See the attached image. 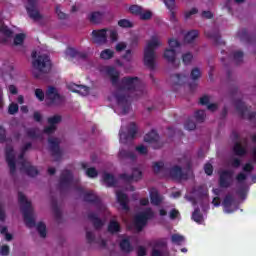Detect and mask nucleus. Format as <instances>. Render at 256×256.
<instances>
[{
	"label": "nucleus",
	"mask_w": 256,
	"mask_h": 256,
	"mask_svg": "<svg viewBox=\"0 0 256 256\" xmlns=\"http://www.w3.org/2000/svg\"><path fill=\"white\" fill-rule=\"evenodd\" d=\"M235 107H236L237 113H239L242 119H245V117H247L249 121H253V119H255L256 112L254 111L249 112V108H247V106L245 105V102H242L241 100H236Z\"/></svg>",
	"instance_id": "9b49d317"
},
{
	"label": "nucleus",
	"mask_w": 256,
	"mask_h": 256,
	"mask_svg": "<svg viewBox=\"0 0 256 256\" xmlns=\"http://www.w3.org/2000/svg\"><path fill=\"white\" fill-rule=\"evenodd\" d=\"M8 113L9 115H16V113H19V104L12 102L8 106Z\"/></svg>",
	"instance_id": "ea45409f"
},
{
	"label": "nucleus",
	"mask_w": 256,
	"mask_h": 256,
	"mask_svg": "<svg viewBox=\"0 0 256 256\" xmlns=\"http://www.w3.org/2000/svg\"><path fill=\"white\" fill-rule=\"evenodd\" d=\"M238 37L241 41H246L249 43V33L247 32V28H243L240 32H238Z\"/></svg>",
	"instance_id": "37998d69"
},
{
	"label": "nucleus",
	"mask_w": 256,
	"mask_h": 256,
	"mask_svg": "<svg viewBox=\"0 0 256 256\" xmlns=\"http://www.w3.org/2000/svg\"><path fill=\"white\" fill-rule=\"evenodd\" d=\"M88 219L93 223L94 229L99 230L101 227H103V220H101L96 213L90 212L88 214Z\"/></svg>",
	"instance_id": "4be33fe9"
},
{
	"label": "nucleus",
	"mask_w": 256,
	"mask_h": 256,
	"mask_svg": "<svg viewBox=\"0 0 256 256\" xmlns=\"http://www.w3.org/2000/svg\"><path fill=\"white\" fill-rule=\"evenodd\" d=\"M120 179L126 181V183H131L132 181H141L143 179V172L138 168H133L132 174L123 173L120 174Z\"/></svg>",
	"instance_id": "4468645a"
},
{
	"label": "nucleus",
	"mask_w": 256,
	"mask_h": 256,
	"mask_svg": "<svg viewBox=\"0 0 256 256\" xmlns=\"http://www.w3.org/2000/svg\"><path fill=\"white\" fill-rule=\"evenodd\" d=\"M145 143H157L159 141V134L157 131L152 130L144 136Z\"/></svg>",
	"instance_id": "c756f323"
},
{
	"label": "nucleus",
	"mask_w": 256,
	"mask_h": 256,
	"mask_svg": "<svg viewBox=\"0 0 256 256\" xmlns=\"http://www.w3.org/2000/svg\"><path fill=\"white\" fill-rule=\"evenodd\" d=\"M107 32L109 29L104 28L100 30H93L92 31V39L97 45H105L107 43Z\"/></svg>",
	"instance_id": "ddd939ff"
},
{
	"label": "nucleus",
	"mask_w": 256,
	"mask_h": 256,
	"mask_svg": "<svg viewBox=\"0 0 256 256\" xmlns=\"http://www.w3.org/2000/svg\"><path fill=\"white\" fill-rule=\"evenodd\" d=\"M75 189L76 191H78V193H83L85 203H91L92 205L98 207V209H101L103 203L101 202V198H99V196H97L95 192H85L82 187H76Z\"/></svg>",
	"instance_id": "6e6552de"
},
{
	"label": "nucleus",
	"mask_w": 256,
	"mask_h": 256,
	"mask_svg": "<svg viewBox=\"0 0 256 256\" xmlns=\"http://www.w3.org/2000/svg\"><path fill=\"white\" fill-rule=\"evenodd\" d=\"M170 177L178 181H187L189 179V175H187V173H184L183 169L180 166H173L170 169Z\"/></svg>",
	"instance_id": "dca6fc26"
},
{
	"label": "nucleus",
	"mask_w": 256,
	"mask_h": 256,
	"mask_svg": "<svg viewBox=\"0 0 256 256\" xmlns=\"http://www.w3.org/2000/svg\"><path fill=\"white\" fill-rule=\"evenodd\" d=\"M62 119L63 118L61 117V115H54L52 117H49L47 119V121H48L49 125H55L56 126L58 123H61Z\"/></svg>",
	"instance_id": "79ce46f5"
},
{
	"label": "nucleus",
	"mask_w": 256,
	"mask_h": 256,
	"mask_svg": "<svg viewBox=\"0 0 256 256\" xmlns=\"http://www.w3.org/2000/svg\"><path fill=\"white\" fill-rule=\"evenodd\" d=\"M138 131L139 127L137 126V123L130 122L127 128V132L123 131V129H120L119 131L120 143L126 144L128 141H133Z\"/></svg>",
	"instance_id": "0eeeda50"
},
{
	"label": "nucleus",
	"mask_w": 256,
	"mask_h": 256,
	"mask_svg": "<svg viewBox=\"0 0 256 256\" xmlns=\"http://www.w3.org/2000/svg\"><path fill=\"white\" fill-rule=\"evenodd\" d=\"M103 19H105V12L94 11L88 15V20L93 25H99V23L103 22Z\"/></svg>",
	"instance_id": "a211bd4d"
},
{
	"label": "nucleus",
	"mask_w": 256,
	"mask_h": 256,
	"mask_svg": "<svg viewBox=\"0 0 256 256\" xmlns=\"http://www.w3.org/2000/svg\"><path fill=\"white\" fill-rule=\"evenodd\" d=\"M68 54L70 55V57H72V59H87V53L77 51L75 48H69Z\"/></svg>",
	"instance_id": "c85d7f7f"
},
{
	"label": "nucleus",
	"mask_w": 256,
	"mask_h": 256,
	"mask_svg": "<svg viewBox=\"0 0 256 256\" xmlns=\"http://www.w3.org/2000/svg\"><path fill=\"white\" fill-rule=\"evenodd\" d=\"M106 73L110 77V81L114 87L118 85V92L115 94V99L120 107H122L123 115L129 113L131 109V101H135L137 97H132L129 93L133 95H143V90H139L141 87V80L139 77H123L119 83V71L113 66L106 68Z\"/></svg>",
	"instance_id": "f257e3e1"
},
{
	"label": "nucleus",
	"mask_w": 256,
	"mask_h": 256,
	"mask_svg": "<svg viewBox=\"0 0 256 256\" xmlns=\"http://www.w3.org/2000/svg\"><path fill=\"white\" fill-rule=\"evenodd\" d=\"M26 37L27 35H25V33L16 34L14 37V45H23V43H25Z\"/></svg>",
	"instance_id": "e433bc0d"
},
{
	"label": "nucleus",
	"mask_w": 256,
	"mask_h": 256,
	"mask_svg": "<svg viewBox=\"0 0 256 256\" xmlns=\"http://www.w3.org/2000/svg\"><path fill=\"white\" fill-rule=\"evenodd\" d=\"M129 11L130 13H132V15H141V11H143V8L138 5H132L129 7Z\"/></svg>",
	"instance_id": "8fccbe9b"
},
{
	"label": "nucleus",
	"mask_w": 256,
	"mask_h": 256,
	"mask_svg": "<svg viewBox=\"0 0 256 256\" xmlns=\"http://www.w3.org/2000/svg\"><path fill=\"white\" fill-rule=\"evenodd\" d=\"M232 179H233V172L229 170H224L220 174V178H219L220 187L222 189H229V187H231Z\"/></svg>",
	"instance_id": "2eb2a0df"
},
{
	"label": "nucleus",
	"mask_w": 256,
	"mask_h": 256,
	"mask_svg": "<svg viewBox=\"0 0 256 256\" xmlns=\"http://www.w3.org/2000/svg\"><path fill=\"white\" fill-rule=\"evenodd\" d=\"M87 177H90V179H95L97 175H99V172H97V169L91 167L86 170Z\"/></svg>",
	"instance_id": "864d4df0"
},
{
	"label": "nucleus",
	"mask_w": 256,
	"mask_h": 256,
	"mask_svg": "<svg viewBox=\"0 0 256 256\" xmlns=\"http://www.w3.org/2000/svg\"><path fill=\"white\" fill-rule=\"evenodd\" d=\"M73 172L71 170H62L60 177L58 179V190L63 195V193H67L73 187Z\"/></svg>",
	"instance_id": "39448f33"
},
{
	"label": "nucleus",
	"mask_w": 256,
	"mask_h": 256,
	"mask_svg": "<svg viewBox=\"0 0 256 256\" xmlns=\"http://www.w3.org/2000/svg\"><path fill=\"white\" fill-rule=\"evenodd\" d=\"M120 251L122 253H131L133 251V244H131V239L123 238L119 243Z\"/></svg>",
	"instance_id": "412c9836"
},
{
	"label": "nucleus",
	"mask_w": 256,
	"mask_h": 256,
	"mask_svg": "<svg viewBox=\"0 0 256 256\" xmlns=\"http://www.w3.org/2000/svg\"><path fill=\"white\" fill-rule=\"evenodd\" d=\"M36 229H37L40 237H42L43 239H45V237H47V226L45 225V223L39 222L36 226Z\"/></svg>",
	"instance_id": "f704fd0d"
},
{
	"label": "nucleus",
	"mask_w": 256,
	"mask_h": 256,
	"mask_svg": "<svg viewBox=\"0 0 256 256\" xmlns=\"http://www.w3.org/2000/svg\"><path fill=\"white\" fill-rule=\"evenodd\" d=\"M191 61H193V54L191 52H187L182 55V62L184 65L191 64Z\"/></svg>",
	"instance_id": "49530a36"
},
{
	"label": "nucleus",
	"mask_w": 256,
	"mask_h": 256,
	"mask_svg": "<svg viewBox=\"0 0 256 256\" xmlns=\"http://www.w3.org/2000/svg\"><path fill=\"white\" fill-rule=\"evenodd\" d=\"M18 203L20 204V210L22 211L24 222L26 227L31 229L35 227V218H33V207L31 206V201L27 200V197L23 192H18Z\"/></svg>",
	"instance_id": "7ed1b4c3"
},
{
	"label": "nucleus",
	"mask_w": 256,
	"mask_h": 256,
	"mask_svg": "<svg viewBox=\"0 0 256 256\" xmlns=\"http://www.w3.org/2000/svg\"><path fill=\"white\" fill-rule=\"evenodd\" d=\"M139 16L142 21H149V19H151V17H153V12H151L149 10L143 12V10H142L141 14Z\"/></svg>",
	"instance_id": "3c124183"
},
{
	"label": "nucleus",
	"mask_w": 256,
	"mask_h": 256,
	"mask_svg": "<svg viewBox=\"0 0 256 256\" xmlns=\"http://www.w3.org/2000/svg\"><path fill=\"white\" fill-rule=\"evenodd\" d=\"M172 243H176V245H181L185 241V238L179 234H174L171 237Z\"/></svg>",
	"instance_id": "603ef678"
},
{
	"label": "nucleus",
	"mask_w": 256,
	"mask_h": 256,
	"mask_svg": "<svg viewBox=\"0 0 256 256\" xmlns=\"http://www.w3.org/2000/svg\"><path fill=\"white\" fill-rule=\"evenodd\" d=\"M26 135L29 137V139H37L39 137L35 128L26 129Z\"/></svg>",
	"instance_id": "5fc2aeb1"
},
{
	"label": "nucleus",
	"mask_w": 256,
	"mask_h": 256,
	"mask_svg": "<svg viewBox=\"0 0 256 256\" xmlns=\"http://www.w3.org/2000/svg\"><path fill=\"white\" fill-rule=\"evenodd\" d=\"M52 209L54 211L55 218L61 219V210L59 209V206L56 204V202H53Z\"/></svg>",
	"instance_id": "13d9d810"
},
{
	"label": "nucleus",
	"mask_w": 256,
	"mask_h": 256,
	"mask_svg": "<svg viewBox=\"0 0 256 256\" xmlns=\"http://www.w3.org/2000/svg\"><path fill=\"white\" fill-rule=\"evenodd\" d=\"M208 39H213L215 45H225V42L221 40V34L219 32H205Z\"/></svg>",
	"instance_id": "cd10ccee"
},
{
	"label": "nucleus",
	"mask_w": 256,
	"mask_h": 256,
	"mask_svg": "<svg viewBox=\"0 0 256 256\" xmlns=\"http://www.w3.org/2000/svg\"><path fill=\"white\" fill-rule=\"evenodd\" d=\"M199 37V31L191 30L184 36L185 43H193Z\"/></svg>",
	"instance_id": "2f4dec72"
},
{
	"label": "nucleus",
	"mask_w": 256,
	"mask_h": 256,
	"mask_svg": "<svg viewBox=\"0 0 256 256\" xmlns=\"http://www.w3.org/2000/svg\"><path fill=\"white\" fill-rule=\"evenodd\" d=\"M68 89L69 91H72V93H79V88L81 87V85H77L75 83H70L68 84Z\"/></svg>",
	"instance_id": "338daca9"
},
{
	"label": "nucleus",
	"mask_w": 256,
	"mask_h": 256,
	"mask_svg": "<svg viewBox=\"0 0 256 256\" xmlns=\"http://www.w3.org/2000/svg\"><path fill=\"white\" fill-rule=\"evenodd\" d=\"M157 47H161V42L157 36H152L144 49V65L148 67L150 71H155V49H157Z\"/></svg>",
	"instance_id": "20e7f679"
},
{
	"label": "nucleus",
	"mask_w": 256,
	"mask_h": 256,
	"mask_svg": "<svg viewBox=\"0 0 256 256\" xmlns=\"http://www.w3.org/2000/svg\"><path fill=\"white\" fill-rule=\"evenodd\" d=\"M204 171L208 176L213 175V165L211 163H206L204 165Z\"/></svg>",
	"instance_id": "69168bd1"
},
{
	"label": "nucleus",
	"mask_w": 256,
	"mask_h": 256,
	"mask_svg": "<svg viewBox=\"0 0 256 256\" xmlns=\"http://www.w3.org/2000/svg\"><path fill=\"white\" fill-rule=\"evenodd\" d=\"M113 55H115V53L112 50L106 49L101 52L100 57L101 59H113Z\"/></svg>",
	"instance_id": "c03bdc74"
},
{
	"label": "nucleus",
	"mask_w": 256,
	"mask_h": 256,
	"mask_svg": "<svg viewBox=\"0 0 256 256\" xmlns=\"http://www.w3.org/2000/svg\"><path fill=\"white\" fill-rule=\"evenodd\" d=\"M48 143L50 145V153L54 158V161H61L63 152L61 151V142L58 138H49Z\"/></svg>",
	"instance_id": "1a4fd4ad"
},
{
	"label": "nucleus",
	"mask_w": 256,
	"mask_h": 256,
	"mask_svg": "<svg viewBox=\"0 0 256 256\" xmlns=\"http://www.w3.org/2000/svg\"><path fill=\"white\" fill-rule=\"evenodd\" d=\"M163 57L168 63H175L177 59V51H175V49L166 48Z\"/></svg>",
	"instance_id": "b1692460"
},
{
	"label": "nucleus",
	"mask_w": 256,
	"mask_h": 256,
	"mask_svg": "<svg viewBox=\"0 0 256 256\" xmlns=\"http://www.w3.org/2000/svg\"><path fill=\"white\" fill-rule=\"evenodd\" d=\"M185 129L188 131H194L197 128V124L191 118H188L184 124Z\"/></svg>",
	"instance_id": "a19ab883"
},
{
	"label": "nucleus",
	"mask_w": 256,
	"mask_h": 256,
	"mask_svg": "<svg viewBox=\"0 0 256 256\" xmlns=\"http://www.w3.org/2000/svg\"><path fill=\"white\" fill-rule=\"evenodd\" d=\"M78 93L80 95H83L84 97L87 96V94L89 93V87L85 85H80V88L78 89Z\"/></svg>",
	"instance_id": "774afa93"
},
{
	"label": "nucleus",
	"mask_w": 256,
	"mask_h": 256,
	"mask_svg": "<svg viewBox=\"0 0 256 256\" xmlns=\"http://www.w3.org/2000/svg\"><path fill=\"white\" fill-rule=\"evenodd\" d=\"M5 153L6 163L10 169V175H15V172L17 171V164L15 162V150L12 146H7Z\"/></svg>",
	"instance_id": "f8f14e48"
},
{
	"label": "nucleus",
	"mask_w": 256,
	"mask_h": 256,
	"mask_svg": "<svg viewBox=\"0 0 256 256\" xmlns=\"http://www.w3.org/2000/svg\"><path fill=\"white\" fill-rule=\"evenodd\" d=\"M172 77L176 78L174 85H183L187 81V76L181 74H174Z\"/></svg>",
	"instance_id": "58836bf2"
},
{
	"label": "nucleus",
	"mask_w": 256,
	"mask_h": 256,
	"mask_svg": "<svg viewBox=\"0 0 256 256\" xmlns=\"http://www.w3.org/2000/svg\"><path fill=\"white\" fill-rule=\"evenodd\" d=\"M108 231L112 235L115 233H119V231H121V225H119V222L112 220L108 225Z\"/></svg>",
	"instance_id": "473e14b6"
},
{
	"label": "nucleus",
	"mask_w": 256,
	"mask_h": 256,
	"mask_svg": "<svg viewBox=\"0 0 256 256\" xmlns=\"http://www.w3.org/2000/svg\"><path fill=\"white\" fill-rule=\"evenodd\" d=\"M116 197L119 205L122 206V209L124 211H129V197L127 196V194L123 193L122 191H117Z\"/></svg>",
	"instance_id": "6ab92c4d"
},
{
	"label": "nucleus",
	"mask_w": 256,
	"mask_h": 256,
	"mask_svg": "<svg viewBox=\"0 0 256 256\" xmlns=\"http://www.w3.org/2000/svg\"><path fill=\"white\" fill-rule=\"evenodd\" d=\"M134 225L137 231H143V228L145 227V225H147V220L142 213L135 216Z\"/></svg>",
	"instance_id": "5701e85b"
},
{
	"label": "nucleus",
	"mask_w": 256,
	"mask_h": 256,
	"mask_svg": "<svg viewBox=\"0 0 256 256\" xmlns=\"http://www.w3.org/2000/svg\"><path fill=\"white\" fill-rule=\"evenodd\" d=\"M5 37H13V30L9 29L7 26H2L1 32Z\"/></svg>",
	"instance_id": "052dcab7"
},
{
	"label": "nucleus",
	"mask_w": 256,
	"mask_h": 256,
	"mask_svg": "<svg viewBox=\"0 0 256 256\" xmlns=\"http://www.w3.org/2000/svg\"><path fill=\"white\" fill-rule=\"evenodd\" d=\"M163 162H154L153 164V171L157 175L158 173H161V169L163 167Z\"/></svg>",
	"instance_id": "680f3d73"
},
{
	"label": "nucleus",
	"mask_w": 256,
	"mask_h": 256,
	"mask_svg": "<svg viewBox=\"0 0 256 256\" xmlns=\"http://www.w3.org/2000/svg\"><path fill=\"white\" fill-rule=\"evenodd\" d=\"M7 141V131L0 125V143H5Z\"/></svg>",
	"instance_id": "6e6d98bb"
},
{
	"label": "nucleus",
	"mask_w": 256,
	"mask_h": 256,
	"mask_svg": "<svg viewBox=\"0 0 256 256\" xmlns=\"http://www.w3.org/2000/svg\"><path fill=\"white\" fill-rule=\"evenodd\" d=\"M57 131V126L50 124L44 128V133L46 135H53V132Z\"/></svg>",
	"instance_id": "bf43d9fd"
},
{
	"label": "nucleus",
	"mask_w": 256,
	"mask_h": 256,
	"mask_svg": "<svg viewBox=\"0 0 256 256\" xmlns=\"http://www.w3.org/2000/svg\"><path fill=\"white\" fill-rule=\"evenodd\" d=\"M194 117L198 123H203L205 121V110H198L194 113Z\"/></svg>",
	"instance_id": "4c0bfd02"
},
{
	"label": "nucleus",
	"mask_w": 256,
	"mask_h": 256,
	"mask_svg": "<svg viewBox=\"0 0 256 256\" xmlns=\"http://www.w3.org/2000/svg\"><path fill=\"white\" fill-rule=\"evenodd\" d=\"M20 171H25L28 177H37L39 175V170L35 166H31V163L27 161L21 162Z\"/></svg>",
	"instance_id": "f3484780"
},
{
	"label": "nucleus",
	"mask_w": 256,
	"mask_h": 256,
	"mask_svg": "<svg viewBox=\"0 0 256 256\" xmlns=\"http://www.w3.org/2000/svg\"><path fill=\"white\" fill-rule=\"evenodd\" d=\"M119 27H122L123 29H130L133 27V23L127 19H121L118 21Z\"/></svg>",
	"instance_id": "de8ad7c7"
},
{
	"label": "nucleus",
	"mask_w": 256,
	"mask_h": 256,
	"mask_svg": "<svg viewBox=\"0 0 256 256\" xmlns=\"http://www.w3.org/2000/svg\"><path fill=\"white\" fill-rule=\"evenodd\" d=\"M103 182L107 187H115L117 185V179H115V176L107 172L103 174Z\"/></svg>",
	"instance_id": "393cba45"
},
{
	"label": "nucleus",
	"mask_w": 256,
	"mask_h": 256,
	"mask_svg": "<svg viewBox=\"0 0 256 256\" xmlns=\"http://www.w3.org/2000/svg\"><path fill=\"white\" fill-rule=\"evenodd\" d=\"M168 45L170 49H176V47H181V43H179L175 38H170L168 40Z\"/></svg>",
	"instance_id": "4d7b16f0"
},
{
	"label": "nucleus",
	"mask_w": 256,
	"mask_h": 256,
	"mask_svg": "<svg viewBox=\"0 0 256 256\" xmlns=\"http://www.w3.org/2000/svg\"><path fill=\"white\" fill-rule=\"evenodd\" d=\"M190 77L192 81H197L198 79L201 78V70L199 68L192 69L190 73Z\"/></svg>",
	"instance_id": "a18cd8bd"
},
{
	"label": "nucleus",
	"mask_w": 256,
	"mask_h": 256,
	"mask_svg": "<svg viewBox=\"0 0 256 256\" xmlns=\"http://www.w3.org/2000/svg\"><path fill=\"white\" fill-rule=\"evenodd\" d=\"M109 37L113 43L119 39V34L117 33V30H108Z\"/></svg>",
	"instance_id": "0e129e2a"
},
{
	"label": "nucleus",
	"mask_w": 256,
	"mask_h": 256,
	"mask_svg": "<svg viewBox=\"0 0 256 256\" xmlns=\"http://www.w3.org/2000/svg\"><path fill=\"white\" fill-rule=\"evenodd\" d=\"M32 67H33V76L35 79H41V75H47V73H51V58L49 56L43 54L38 57L35 53L32 54Z\"/></svg>",
	"instance_id": "f03ea898"
},
{
	"label": "nucleus",
	"mask_w": 256,
	"mask_h": 256,
	"mask_svg": "<svg viewBox=\"0 0 256 256\" xmlns=\"http://www.w3.org/2000/svg\"><path fill=\"white\" fill-rule=\"evenodd\" d=\"M35 96L38 98V100L45 101V92H43L42 89L37 88L35 90Z\"/></svg>",
	"instance_id": "e2e57ef3"
},
{
	"label": "nucleus",
	"mask_w": 256,
	"mask_h": 256,
	"mask_svg": "<svg viewBox=\"0 0 256 256\" xmlns=\"http://www.w3.org/2000/svg\"><path fill=\"white\" fill-rule=\"evenodd\" d=\"M142 216L148 221V219H153L155 217V212H153V209L147 208L144 212L140 213Z\"/></svg>",
	"instance_id": "09e8293b"
},
{
	"label": "nucleus",
	"mask_w": 256,
	"mask_h": 256,
	"mask_svg": "<svg viewBox=\"0 0 256 256\" xmlns=\"http://www.w3.org/2000/svg\"><path fill=\"white\" fill-rule=\"evenodd\" d=\"M150 201L152 205L159 207L163 203V196L159 195V191L156 188L150 189Z\"/></svg>",
	"instance_id": "aec40b11"
},
{
	"label": "nucleus",
	"mask_w": 256,
	"mask_h": 256,
	"mask_svg": "<svg viewBox=\"0 0 256 256\" xmlns=\"http://www.w3.org/2000/svg\"><path fill=\"white\" fill-rule=\"evenodd\" d=\"M244 55L245 54L241 50L234 51L232 53V59H233L234 63H236L237 65H241V63H243Z\"/></svg>",
	"instance_id": "72a5a7b5"
},
{
	"label": "nucleus",
	"mask_w": 256,
	"mask_h": 256,
	"mask_svg": "<svg viewBox=\"0 0 256 256\" xmlns=\"http://www.w3.org/2000/svg\"><path fill=\"white\" fill-rule=\"evenodd\" d=\"M233 152L237 157H245L247 155V148L243 147L241 142H236L233 146Z\"/></svg>",
	"instance_id": "bb28decb"
},
{
	"label": "nucleus",
	"mask_w": 256,
	"mask_h": 256,
	"mask_svg": "<svg viewBox=\"0 0 256 256\" xmlns=\"http://www.w3.org/2000/svg\"><path fill=\"white\" fill-rule=\"evenodd\" d=\"M234 201H235V199L233 198V195H231V194H227L224 197L222 205H223L226 213H233V210H231V205H233Z\"/></svg>",
	"instance_id": "a878e982"
},
{
	"label": "nucleus",
	"mask_w": 256,
	"mask_h": 256,
	"mask_svg": "<svg viewBox=\"0 0 256 256\" xmlns=\"http://www.w3.org/2000/svg\"><path fill=\"white\" fill-rule=\"evenodd\" d=\"M26 11L28 17L33 21H41V19H43L41 12H39V8H37V0H28Z\"/></svg>",
	"instance_id": "9d476101"
},
{
	"label": "nucleus",
	"mask_w": 256,
	"mask_h": 256,
	"mask_svg": "<svg viewBox=\"0 0 256 256\" xmlns=\"http://www.w3.org/2000/svg\"><path fill=\"white\" fill-rule=\"evenodd\" d=\"M118 157L119 159H130L131 161H135V159H137L135 153L129 150H120Z\"/></svg>",
	"instance_id": "7c9ffc66"
},
{
	"label": "nucleus",
	"mask_w": 256,
	"mask_h": 256,
	"mask_svg": "<svg viewBox=\"0 0 256 256\" xmlns=\"http://www.w3.org/2000/svg\"><path fill=\"white\" fill-rule=\"evenodd\" d=\"M46 102L49 107H51V105H63L65 96L59 94V91H57V88L54 86H49L46 91Z\"/></svg>",
	"instance_id": "423d86ee"
},
{
	"label": "nucleus",
	"mask_w": 256,
	"mask_h": 256,
	"mask_svg": "<svg viewBox=\"0 0 256 256\" xmlns=\"http://www.w3.org/2000/svg\"><path fill=\"white\" fill-rule=\"evenodd\" d=\"M192 219L193 221H195V223H203V214L201 213V210L199 208H196L192 213Z\"/></svg>",
	"instance_id": "c9c22d12"
}]
</instances>
